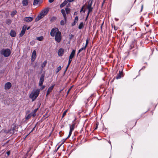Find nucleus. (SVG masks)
<instances>
[{
    "label": "nucleus",
    "mask_w": 158,
    "mask_h": 158,
    "mask_svg": "<svg viewBox=\"0 0 158 158\" xmlns=\"http://www.w3.org/2000/svg\"><path fill=\"white\" fill-rule=\"evenodd\" d=\"M74 0H67V1L68 2H70L74 1Z\"/></svg>",
    "instance_id": "37998d69"
},
{
    "label": "nucleus",
    "mask_w": 158,
    "mask_h": 158,
    "mask_svg": "<svg viewBox=\"0 0 158 158\" xmlns=\"http://www.w3.org/2000/svg\"><path fill=\"white\" fill-rule=\"evenodd\" d=\"M97 128V127H96L95 129H96Z\"/></svg>",
    "instance_id": "680f3d73"
},
{
    "label": "nucleus",
    "mask_w": 158,
    "mask_h": 158,
    "mask_svg": "<svg viewBox=\"0 0 158 158\" xmlns=\"http://www.w3.org/2000/svg\"><path fill=\"white\" fill-rule=\"evenodd\" d=\"M48 11V9H46L42 10L41 13L44 16L47 14Z\"/></svg>",
    "instance_id": "f8f14e48"
},
{
    "label": "nucleus",
    "mask_w": 158,
    "mask_h": 158,
    "mask_svg": "<svg viewBox=\"0 0 158 158\" xmlns=\"http://www.w3.org/2000/svg\"><path fill=\"white\" fill-rule=\"evenodd\" d=\"M105 0H103V2H102V6L104 4V3L105 2Z\"/></svg>",
    "instance_id": "de8ad7c7"
},
{
    "label": "nucleus",
    "mask_w": 158,
    "mask_h": 158,
    "mask_svg": "<svg viewBox=\"0 0 158 158\" xmlns=\"http://www.w3.org/2000/svg\"><path fill=\"white\" fill-rule=\"evenodd\" d=\"M54 0H49V2L50 3H52L54 1Z\"/></svg>",
    "instance_id": "c03bdc74"
},
{
    "label": "nucleus",
    "mask_w": 158,
    "mask_h": 158,
    "mask_svg": "<svg viewBox=\"0 0 158 158\" xmlns=\"http://www.w3.org/2000/svg\"><path fill=\"white\" fill-rule=\"evenodd\" d=\"M68 3V2L67 1L65 0L62 3H61L60 5V8L63 7L65 6L67 3Z\"/></svg>",
    "instance_id": "412c9836"
},
{
    "label": "nucleus",
    "mask_w": 158,
    "mask_h": 158,
    "mask_svg": "<svg viewBox=\"0 0 158 158\" xmlns=\"http://www.w3.org/2000/svg\"><path fill=\"white\" fill-rule=\"evenodd\" d=\"M30 27H28L27 28V30H29V29H30Z\"/></svg>",
    "instance_id": "864d4df0"
},
{
    "label": "nucleus",
    "mask_w": 158,
    "mask_h": 158,
    "mask_svg": "<svg viewBox=\"0 0 158 158\" xmlns=\"http://www.w3.org/2000/svg\"><path fill=\"white\" fill-rule=\"evenodd\" d=\"M90 12H89V11H88V13H87V17H88V16H89V13Z\"/></svg>",
    "instance_id": "3c124183"
},
{
    "label": "nucleus",
    "mask_w": 158,
    "mask_h": 158,
    "mask_svg": "<svg viewBox=\"0 0 158 158\" xmlns=\"http://www.w3.org/2000/svg\"><path fill=\"white\" fill-rule=\"evenodd\" d=\"M72 58H69V62H68V66H69V65H70L71 62L72 61Z\"/></svg>",
    "instance_id": "f704fd0d"
},
{
    "label": "nucleus",
    "mask_w": 158,
    "mask_h": 158,
    "mask_svg": "<svg viewBox=\"0 0 158 158\" xmlns=\"http://www.w3.org/2000/svg\"><path fill=\"white\" fill-rule=\"evenodd\" d=\"M30 43L31 44H32V45H33L34 44V42H30Z\"/></svg>",
    "instance_id": "603ef678"
},
{
    "label": "nucleus",
    "mask_w": 158,
    "mask_h": 158,
    "mask_svg": "<svg viewBox=\"0 0 158 158\" xmlns=\"http://www.w3.org/2000/svg\"><path fill=\"white\" fill-rule=\"evenodd\" d=\"M38 108H36V109H35L34 111H33V112L35 113H36V112L37 111V110H38Z\"/></svg>",
    "instance_id": "58836bf2"
},
{
    "label": "nucleus",
    "mask_w": 158,
    "mask_h": 158,
    "mask_svg": "<svg viewBox=\"0 0 158 158\" xmlns=\"http://www.w3.org/2000/svg\"><path fill=\"white\" fill-rule=\"evenodd\" d=\"M86 47H85V46H84L82 48H80L78 51V54L79 53H80L82 51H83V50H85V49H86Z\"/></svg>",
    "instance_id": "393cba45"
},
{
    "label": "nucleus",
    "mask_w": 158,
    "mask_h": 158,
    "mask_svg": "<svg viewBox=\"0 0 158 158\" xmlns=\"http://www.w3.org/2000/svg\"><path fill=\"white\" fill-rule=\"evenodd\" d=\"M54 86V85H53L51 86L48 88L47 91L46 96H47L51 92L52 90L53 89Z\"/></svg>",
    "instance_id": "ddd939ff"
},
{
    "label": "nucleus",
    "mask_w": 158,
    "mask_h": 158,
    "mask_svg": "<svg viewBox=\"0 0 158 158\" xmlns=\"http://www.w3.org/2000/svg\"><path fill=\"white\" fill-rule=\"evenodd\" d=\"M70 37L71 38L73 37V35L72 34H71V35H70Z\"/></svg>",
    "instance_id": "49530a36"
},
{
    "label": "nucleus",
    "mask_w": 158,
    "mask_h": 158,
    "mask_svg": "<svg viewBox=\"0 0 158 158\" xmlns=\"http://www.w3.org/2000/svg\"><path fill=\"white\" fill-rule=\"evenodd\" d=\"M10 151H8L6 152V153L7 155L8 156H9L10 154Z\"/></svg>",
    "instance_id": "79ce46f5"
},
{
    "label": "nucleus",
    "mask_w": 158,
    "mask_h": 158,
    "mask_svg": "<svg viewBox=\"0 0 158 158\" xmlns=\"http://www.w3.org/2000/svg\"><path fill=\"white\" fill-rule=\"evenodd\" d=\"M33 18L32 17H28L24 18V20L25 22L29 23L31 22L33 20Z\"/></svg>",
    "instance_id": "1a4fd4ad"
},
{
    "label": "nucleus",
    "mask_w": 158,
    "mask_h": 158,
    "mask_svg": "<svg viewBox=\"0 0 158 158\" xmlns=\"http://www.w3.org/2000/svg\"><path fill=\"white\" fill-rule=\"evenodd\" d=\"M92 2H91L90 4L89 3V4L87 6V9L89 10V12H91L92 11L93 8L92 7Z\"/></svg>",
    "instance_id": "dca6fc26"
},
{
    "label": "nucleus",
    "mask_w": 158,
    "mask_h": 158,
    "mask_svg": "<svg viewBox=\"0 0 158 158\" xmlns=\"http://www.w3.org/2000/svg\"><path fill=\"white\" fill-rule=\"evenodd\" d=\"M75 50H73L69 56V58L72 59L75 56Z\"/></svg>",
    "instance_id": "f3484780"
},
{
    "label": "nucleus",
    "mask_w": 158,
    "mask_h": 158,
    "mask_svg": "<svg viewBox=\"0 0 158 158\" xmlns=\"http://www.w3.org/2000/svg\"><path fill=\"white\" fill-rule=\"evenodd\" d=\"M67 111V110H66L63 113V115L62 116V118H63L66 114V113Z\"/></svg>",
    "instance_id": "2f4dec72"
},
{
    "label": "nucleus",
    "mask_w": 158,
    "mask_h": 158,
    "mask_svg": "<svg viewBox=\"0 0 158 158\" xmlns=\"http://www.w3.org/2000/svg\"><path fill=\"white\" fill-rule=\"evenodd\" d=\"M85 10H84L83 11L84 12H85Z\"/></svg>",
    "instance_id": "13d9d810"
},
{
    "label": "nucleus",
    "mask_w": 158,
    "mask_h": 158,
    "mask_svg": "<svg viewBox=\"0 0 158 158\" xmlns=\"http://www.w3.org/2000/svg\"><path fill=\"white\" fill-rule=\"evenodd\" d=\"M30 114L31 115V116H32L33 117L35 116L36 115V114L34 112H33L31 113H30Z\"/></svg>",
    "instance_id": "473e14b6"
},
{
    "label": "nucleus",
    "mask_w": 158,
    "mask_h": 158,
    "mask_svg": "<svg viewBox=\"0 0 158 158\" xmlns=\"http://www.w3.org/2000/svg\"><path fill=\"white\" fill-rule=\"evenodd\" d=\"M11 23V21L10 20H8L7 21V24H10Z\"/></svg>",
    "instance_id": "4c0bfd02"
},
{
    "label": "nucleus",
    "mask_w": 158,
    "mask_h": 158,
    "mask_svg": "<svg viewBox=\"0 0 158 158\" xmlns=\"http://www.w3.org/2000/svg\"><path fill=\"white\" fill-rule=\"evenodd\" d=\"M78 17L77 16H76L75 18L74 22L72 24V26H73L75 25L78 21Z\"/></svg>",
    "instance_id": "4be33fe9"
},
{
    "label": "nucleus",
    "mask_w": 158,
    "mask_h": 158,
    "mask_svg": "<svg viewBox=\"0 0 158 158\" xmlns=\"http://www.w3.org/2000/svg\"><path fill=\"white\" fill-rule=\"evenodd\" d=\"M143 7V6L142 5V9Z\"/></svg>",
    "instance_id": "6e6d98bb"
},
{
    "label": "nucleus",
    "mask_w": 158,
    "mask_h": 158,
    "mask_svg": "<svg viewBox=\"0 0 158 158\" xmlns=\"http://www.w3.org/2000/svg\"><path fill=\"white\" fill-rule=\"evenodd\" d=\"M43 15L41 13H40V15H39L35 19V21H37L38 20H40L42 18L44 17Z\"/></svg>",
    "instance_id": "2eb2a0df"
},
{
    "label": "nucleus",
    "mask_w": 158,
    "mask_h": 158,
    "mask_svg": "<svg viewBox=\"0 0 158 158\" xmlns=\"http://www.w3.org/2000/svg\"><path fill=\"white\" fill-rule=\"evenodd\" d=\"M64 50L63 48H60L58 51V54L59 56H62L64 53Z\"/></svg>",
    "instance_id": "9b49d317"
},
{
    "label": "nucleus",
    "mask_w": 158,
    "mask_h": 158,
    "mask_svg": "<svg viewBox=\"0 0 158 158\" xmlns=\"http://www.w3.org/2000/svg\"><path fill=\"white\" fill-rule=\"evenodd\" d=\"M90 12H89V11H88V13H87V17H88V16H89V13Z\"/></svg>",
    "instance_id": "8fccbe9b"
},
{
    "label": "nucleus",
    "mask_w": 158,
    "mask_h": 158,
    "mask_svg": "<svg viewBox=\"0 0 158 158\" xmlns=\"http://www.w3.org/2000/svg\"><path fill=\"white\" fill-rule=\"evenodd\" d=\"M36 57V52L35 50L33 51L32 52V56H31V60L33 62L35 60V58Z\"/></svg>",
    "instance_id": "6e6552de"
},
{
    "label": "nucleus",
    "mask_w": 158,
    "mask_h": 158,
    "mask_svg": "<svg viewBox=\"0 0 158 158\" xmlns=\"http://www.w3.org/2000/svg\"><path fill=\"white\" fill-rule=\"evenodd\" d=\"M75 125V123H73L72 124V125H70V131H69V135H68V136L67 137V138H68L71 136L73 131L74 129Z\"/></svg>",
    "instance_id": "20e7f679"
},
{
    "label": "nucleus",
    "mask_w": 158,
    "mask_h": 158,
    "mask_svg": "<svg viewBox=\"0 0 158 158\" xmlns=\"http://www.w3.org/2000/svg\"><path fill=\"white\" fill-rule=\"evenodd\" d=\"M34 128H35V127H34V128L33 129V130H32V131L33 130H34Z\"/></svg>",
    "instance_id": "bf43d9fd"
},
{
    "label": "nucleus",
    "mask_w": 158,
    "mask_h": 158,
    "mask_svg": "<svg viewBox=\"0 0 158 158\" xmlns=\"http://www.w3.org/2000/svg\"><path fill=\"white\" fill-rule=\"evenodd\" d=\"M1 53L4 56L7 57L10 55L11 53V51L10 49H3Z\"/></svg>",
    "instance_id": "f03ea898"
},
{
    "label": "nucleus",
    "mask_w": 158,
    "mask_h": 158,
    "mask_svg": "<svg viewBox=\"0 0 158 158\" xmlns=\"http://www.w3.org/2000/svg\"><path fill=\"white\" fill-rule=\"evenodd\" d=\"M55 35V40L58 43H59L61 40V33L60 31H58Z\"/></svg>",
    "instance_id": "7ed1b4c3"
},
{
    "label": "nucleus",
    "mask_w": 158,
    "mask_h": 158,
    "mask_svg": "<svg viewBox=\"0 0 158 158\" xmlns=\"http://www.w3.org/2000/svg\"><path fill=\"white\" fill-rule=\"evenodd\" d=\"M42 1V0H34L33 2L34 5H36L39 3H41Z\"/></svg>",
    "instance_id": "aec40b11"
},
{
    "label": "nucleus",
    "mask_w": 158,
    "mask_h": 158,
    "mask_svg": "<svg viewBox=\"0 0 158 158\" xmlns=\"http://www.w3.org/2000/svg\"><path fill=\"white\" fill-rule=\"evenodd\" d=\"M66 21H65V20H61L60 22V25H64V24L65 23Z\"/></svg>",
    "instance_id": "7c9ffc66"
},
{
    "label": "nucleus",
    "mask_w": 158,
    "mask_h": 158,
    "mask_svg": "<svg viewBox=\"0 0 158 158\" xmlns=\"http://www.w3.org/2000/svg\"><path fill=\"white\" fill-rule=\"evenodd\" d=\"M87 18H88V17H87V16L86 18V19H87Z\"/></svg>",
    "instance_id": "052dcab7"
},
{
    "label": "nucleus",
    "mask_w": 158,
    "mask_h": 158,
    "mask_svg": "<svg viewBox=\"0 0 158 158\" xmlns=\"http://www.w3.org/2000/svg\"><path fill=\"white\" fill-rule=\"evenodd\" d=\"M68 67H69V66H68V65L67 66V67L66 69H67L68 68Z\"/></svg>",
    "instance_id": "5fc2aeb1"
},
{
    "label": "nucleus",
    "mask_w": 158,
    "mask_h": 158,
    "mask_svg": "<svg viewBox=\"0 0 158 158\" xmlns=\"http://www.w3.org/2000/svg\"><path fill=\"white\" fill-rule=\"evenodd\" d=\"M114 29L115 30H116L118 29V28L117 27H116L115 26H114Z\"/></svg>",
    "instance_id": "a18cd8bd"
},
{
    "label": "nucleus",
    "mask_w": 158,
    "mask_h": 158,
    "mask_svg": "<svg viewBox=\"0 0 158 158\" xmlns=\"http://www.w3.org/2000/svg\"><path fill=\"white\" fill-rule=\"evenodd\" d=\"M31 117V115L30 114H28L27 116V117H26V119H29V118H30V117Z\"/></svg>",
    "instance_id": "72a5a7b5"
},
{
    "label": "nucleus",
    "mask_w": 158,
    "mask_h": 158,
    "mask_svg": "<svg viewBox=\"0 0 158 158\" xmlns=\"http://www.w3.org/2000/svg\"><path fill=\"white\" fill-rule=\"evenodd\" d=\"M148 25H147V27H148Z\"/></svg>",
    "instance_id": "4d7b16f0"
},
{
    "label": "nucleus",
    "mask_w": 158,
    "mask_h": 158,
    "mask_svg": "<svg viewBox=\"0 0 158 158\" xmlns=\"http://www.w3.org/2000/svg\"><path fill=\"white\" fill-rule=\"evenodd\" d=\"M15 125H14V127H13L11 128L12 130L14 131V130L15 129Z\"/></svg>",
    "instance_id": "a19ab883"
},
{
    "label": "nucleus",
    "mask_w": 158,
    "mask_h": 158,
    "mask_svg": "<svg viewBox=\"0 0 158 158\" xmlns=\"http://www.w3.org/2000/svg\"><path fill=\"white\" fill-rule=\"evenodd\" d=\"M11 86V84L10 82H8L6 83L5 85V89H9Z\"/></svg>",
    "instance_id": "9d476101"
},
{
    "label": "nucleus",
    "mask_w": 158,
    "mask_h": 158,
    "mask_svg": "<svg viewBox=\"0 0 158 158\" xmlns=\"http://www.w3.org/2000/svg\"><path fill=\"white\" fill-rule=\"evenodd\" d=\"M88 43H89V41H88V39H87L86 40V44H85V47H87Z\"/></svg>",
    "instance_id": "c9c22d12"
},
{
    "label": "nucleus",
    "mask_w": 158,
    "mask_h": 158,
    "mask_svg": "<svg viewBox=\"0 0 158 158\" xmlns=\"http://www.w3.org/2000/svg\"><path fill=\"white\" fill-rule=\"evenodd\" d=\"M47 63V60H45L42 65V67L43 68L45 66Z\"/></svg>",
    "instance_id": "cd10ccee"
},
{
    "label": "nucleus",
    "mask_w": 158,
    "mask_h": 158,
    "mask_svg": "<svg viewBox=\"0 0 158 158\" xmlns=\"http://www.w3.org/2000/svg\"><path fill=\"white\" fill-rule=\"evenodd\" d=\"M27 26L24 25L23 26L22 31L19 34V36L20 37H22L24 35L25 32L26 31V29H27Z\"/></svg>",
    "instance_id": "423d86ee"
},
{
    "label": "nucleus",
    "mask_w": 158,
    "mask_h": 158,
    "mask_svg": "<svg viewBox=\"0 0 158 158\" xmlns=\"http://www.w3.org/2000/svg\"><path fill=\"white\" fill-rule=\"evenodd\" d=\"M44 74H42L40 77V81L39 83V86H42L44 80Z\"/></svg>",
    "instance_id": "0eeeda50"
},
{
    "label": "nucleus",
    "mask_w": 158,
    "mask_h": 158,
    "mask_svg": "<svg viewBox=\"0 0 158 158\" xmlns=\"http://www.w3.org/2000/svg\"><path fill=\"white\" fill-rule=\"evenodd\" d=\"M72 86H71V87H70V88L69 89V90H68V91H67V95L68 94H69V91H70V90H71V89H72Z\"/></svg>",
    "instance_id": "e433bc0d"
},
{
    "label": "nucleus",
    "mask_w": 158,
    "mask_h": 158,
    "mask_svg": "<svg viewBox=\"0 0 158 158\" xmlns=\"http://www.w3.org/2000/svg\"><path fill=\"white\" fill-rule=\"evenodd\" d=\"M40 91V89H37L35 91H33L31 93L30 95L29 98L32 99V101H33L38 97Z\"/></svg>",
    "instance_id": "f257e3e1"
},
{
    "label": "nucleus",
    "mask_w": 158,
    "mask_h": 158,
    "mask_svg": "<svg viewBox=\"0 0 158 158\" xmlns=\"http://www.w3.org/2000/svg\"><path fill=\"white\" fill-rule=\"evenodd\" d=\"M61 12L63 15L64 20H65V21H66L67 20V18L65 10L64 9H62L61 10Z\"/></svg>",
    "instance_id": "4468645a"
},
{
    "label": "nucleus",
    "mask_w": 158,
    "mask_h": 158,
    "mask_svg": "<svg viewBox=\"0 0 158 158\" xmlns=\"http://www.w3.org/2000/svg\"><path fill=\"white\" fill-rule=\"evenodd\" d=\"M65 10L66 13L67 14H68L70 12V9L69 8H65Z\"/></svg>",
    "instance_id": "bb28decb"
},
{
    "label": "nucleus",
    "mask_w": 158,
    "mask_h": 158,
    "mask_svg": "<svg viewBox=\"0 0 158 158\" xmlns=\"http://www.w3.org/2000/svg\"><path fill=\"white\" fill-rule=\"evenodd\" d=\"M44 39V38L43 36H41L39 37H37L36 38V39L39 41H42Z\"/></svg>",
    "instance_id": "a878e982"
},
{
    "label": "nucleus",
    "mask_w": 158,
    "mask_h": 158,
    "mask_svg": "<svg viewBox=\"0 0 158 158\" xmlns=\"http://www.w3.org/2000/svg\"><path fill=\"white\" fill-rule=\"evenodd\" d=\"M61 66H59L56 69V73H58L61 69Z\"/></svg>",
    "instance_id": "c85d7f7f"
},
{
    "label": "nucleus",
    "mask_w": 158,
    "mask_h": 158,
    "mask_svg": "<svg viewBox=\"0 0 158 158\" xmlns=\"http://www.w3.org/2000/svg\"><path fill=\"white\" fill-rule=\"evenodd\" d=\"M58 31V29L56 27L52 29L50 32V35L52 37H54Z\"/></svg>",
    "instance_id": "39448f33"
},
{
    "label": "nucleus",
    "mask_w": 158,
    "mask_h": 158,
    "mask_svg": "<svg viewBox=\"0 0 158 158\" xmlns=\"http://www.w3.org/2000/svg\"><path fill=\"white\" fill-rule=\"evenodd\" d=\"M45 87V86L44 85H43L41 87V88L40 89V90H42L43 89H44Z\"/></svg>",
    "instance_id": "ea45409f"
},
{
    "label": "nucleus",
    "mask_w": 158,
    "mask_h": 158,
    "mask_svg": "<svg viewBox=\"0 0 158 158\" xmlns=\"http://www.w3.org/2000/svg\"><path fill=\"white\" fill-rule=\"evenodd\" d=\"M84 27V25L83 22L80 23L78 26V28L79 29H82Z\"/></svg>",
    "instance_id": "b1692460"
},
{
    "label": "nucleus",
    "mask_w": 158,
    "mask_h": 158,
    "mask_svg": "<svg viewBox=\"0 0 158 158\" xmlns=\"http://www.w3.org/2000/svg\"><path fill=\"white\" fill-rule=\"evenodd\" d=\"M83 7H82V8H81V10L80 11V12H81L83 10Z\"/></svg>",
    "instance_id": "09e8293b"
},
{
    "label": "nucleus",
    "mask_w": 158,
    "mask_h": 158,
    "mask_svg": "<svg viewBox=\"0 0 158 158\" xmlns=\"http://www.w3.org/2000/svg\"><path fill=\"white\" fill-rule=\"evenodd\" d=\"M123 74V72L121 71H119V73L118 74L117 76L116 77V79H120L121 78V76Z\"/></svg>",
    "instance_id": "6ab92c4d"
},
{
    "label": "nucleus",
    "mask_w": 158,
    "mask_h": 158,
    "mask_svg": "<svg viewBox=\"0 0 158 158\" xmlns=\"http://www.w3.org/2000/svg\"><path fill=\"white\" fill-rule=\"evenodd\" d=\"M17 13V11L16 10H14L11 13V15L13 17L14 16V15L16 14Z\"/></svg>",
    "instance_id": "c756f323"
},
{
    "label": "nucleus",
    "mask_w": 158,
    "mask_h": 158,
    "mask_svg": "<svg viewBox=\"0 0 158 158\" xmlns=\"http://www.w3.org/2000/svg\"><path fill=\"white\" fill-rule=\"evenodd\" d=\"M22 3L24 6H27L28 4L27 0H23L22 1Z\"/></svg>",
    "instance_id": "5701e85b"
},
{
    "label": "nucleus",
    "mask_w": 158,
    "mask_h": 158,
    "mask_svg": "<svg viewBox=\"0 0 158 158\" xmlns=\"http://www.w3.org/2000/svg\"><path fill=\"white\" fill-rule=\"evenodd\" d=\"M10 35L12 37H15L16 35L15 31L13 30H11L10 32Z\"/></svg>",
    "instance_id": "a211bd4d"
}]
</instances>
